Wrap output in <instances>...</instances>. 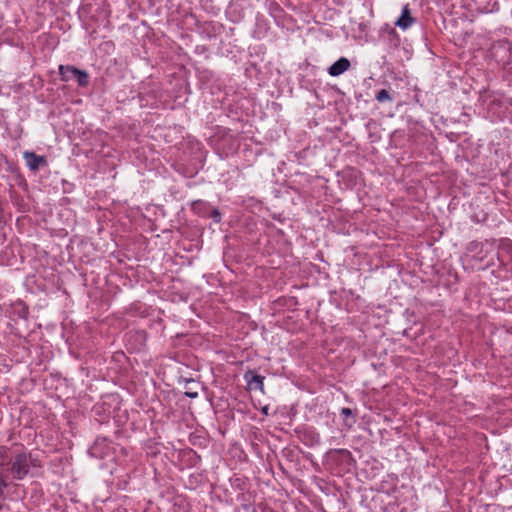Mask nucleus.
I'll return each mask as SVG.
<instances>
[{
    "label": "nucleus",
    "mask_w": 512,
    "mask_h": 512,
    "mask_svg": "<svg viewBox=\"0 0 512 512\" xmlns=\"http://www.w3.org/2000/svg\"><path fill=\"white\" fill-rule=\"evenodd\" d=\"M71 70H76V67L69 65H60L59 66V74L61 75V79L63 81H69L74 78L75 72Z\"/></svg>",
    "instance_id": "1a4fd4ad"
},
{
    "label": "nucleus",
    "mask_w": 512,
    "mask_h": 512,
    "mask_svg": "<svg viewBox=\"0 0 512 512\" xmlns=\"http://www.w3.org/2000/svg\"><path fill=\"white\" fill-rule=\"evenodd\" d=\"M2 509V505L0 504V510Z\"/></svg>",
    "instance_id": "f3484780"
},
{
    "label": "nucleus",
    "mask_w": 512,
    "mask_h": 512,
    "mask_svg": "<svg viewBox=\"0 0 512 512\" xmlns=\"http://www.w3.org/2000/svg\"><path fill=\"white\" fill-rule=\"evenodd\" d=\"M468 256L472 261L478 262V269H485L494 264L495 251L492 243L473 241L469 244Z\"/></svg>",
    "instance_id": "f03ea898"
},
{
    "label": "nucleus",
    "mask_w": 512,
    "mask_h": 512,
    "mask_svg": "<svg viewBox=\"0 0 512 512\" xmlns=\"http://www.w3.org/2000/svg\"><path fill=\"white\" fill-rule=\"evenodd\" d=\"M23 157L26 161L27 166L32 171H37L41 165L46 163V160L43 156H39L34 152L26 151L24 152Z\"/></svg>",
    "instance_id": "20e7f679"
},
{
    "label": "nucleus",
    "mask_w": 512,
    "mask_h": 512,
    "mask_svg": "<svg viewBox=\"0 0 512 512\" xmlns=\"http://www.w3.org/2000/svg\"><path fill=\"white\" fill-rule=\"evenodd\" d=\"M40 467V462L32 453L22 450L14 454L10 466L6 469L13 479L22 480L32 468Z\"/></svg>",
    "instance_id": "f257e3e1"
},
{
    "label": "nucleus",
    "mask_w": 512,
    "mask_h": 512,
    "mask_svg": "<svg viewBox=\"0 0 512 512\" xmlns=\"http://www.w3.org/2000/svg\"><path fill=\"white\" fill-rule=\"evenodd\" d=\"M341 414L345 417H348V416H351L352 415V410L350 408H342L341 409Z\"/></svg>",
    "instance_id": "ddd939ff"
},
{
    "label": "nucleus",
    "mask_w": 512,
    "mask_h": 512,
    "mask_svg": "<svg viewBox=\"0 0 512 512\" xmlns=\"http://www.w3.org/2000/svg\"><path fill=\"white\" fill-rule=\"evenodd\" d=\"M14 454L8 446H0V467H9Z\"/></svg>",
    "instance_id": "6e6552de"
},
{
    "label": "nucleus",
    "mask_w": 512,
    "mask_h": 512,
    "mask_svg": "<svg viewBox=\"0 0 512 512\" xmlns=\"http://www.w3.org/2000/svg\"><path fill=\"white\" fill-rule=\"evenodd\" d=\"M349 67V60L345 57H341L328 68V73L329 75L336 77L347 71Z\"/></svg>",
    "instance_id": "39448f33"
},
{
    "label": "nucleus",
    "mask_w": 512,
    "mask_h": 512,
    "mask_svg": "<svg viewBox=\"0 0 512 512\" xmlns=\"http://www.w3.org/2000/svg\"><path fill=\"white\" fill-rule=\"evenodd\" d=\"M8 487L7 475L3 470H0V497L3 495L4 490Z\"/></svg>",
    "instance_id": "f8f14e48"
},
{
    "label": "nucleus",
    "mask_w": 512,
    "mask_h": 512,
    "mask_svg": "<svg viewBox=\"0 0 512 512\" xmlns=\"http://www.w3.org/2000/svg\"><path fill=\"white\" fill-rule=\"evenodd\" d=\"M245 379L247 381L248 387L251 390H263V377L255 374L253 372H248L245 374Z\"/></svg>",
    "instance_id": "0eeeda50"
},
{
    "label": "nucleus",
    "mask_w": 512,
    "mask_h": 512,
    "mask_svg": "<svg viewBox=\"0 0 512 512\" xmlns=\"http://www.w3.org/2000/svg\"><path fill=\"white\" fill-rule=\"evenodd\" d=\"M456 161H461L462 159H460V157L458 155H456L455 157Z\"/></svg>",
    "instance_id": "dca6fc26"
},
{
    "label": "nucleus",
    "mask_w": 512,
    "mask_h": 512,
    "mask_svg": "<svg viewBox=\"0 0 512 512\" xmlns=\"http://www.w3.org/2000/svg\"><path fill=\"white\" fill-rule=\"evenodd\" d=\"M213 218L215 219V221H219L220 220V213L215 210L213 212Z\"/></svg>",
    "instance_id": "2eb2a0df"
},
{
    "label": "nucleus",
    "mask_w": 512,
    "mask_h": 512,
    "mask_svg": "<svg viewBox=\"0 0 512 512\" xmlns=\"http://www.w3.org/2000/svg\"><path fill=\"white\" fill-rule=\"evenodd\" d=\"M492 55L498 62L506 63L510 58V43L507 40H501L492 46Z\"/></svg>",
    "instance_id": "7ed1b4c3"
},
{
    "label": "nucleus",
    "mask_w": 512,
    "mask_h": 512,
    "mask_svg": "<svg viewBox=\"0 0 512 512\" xmlns=\"http://www.w3.org/2000/svg\"><path fill=\"white\" fill-rule=\"evenodd\" d=\"M415 19L410 15V10L408 6H404L402 9L401 16L395 22V25L402 30L408 29L413 23Z\"/></svg>",
    "instance_id": "423d86ee"
},
{
    "label": "nucleus",
    "mask_w": 512,
    "mask_h": 512,
    "mask_svg": "<svg viewBox=\"0 0 512 512\" xmlns=\"http://www.w3.org/2000/svg\"><path fill=\"white\" fill-rule=\"evenodd\" d=\"M376 100L382 103L385 101H391L392 97L386 89H381L376 95Z\"/></svg>",
    "instance_id": "9b49d317"
},
{
    "label": "nucleus",
    "mask_w": 512,
    "mask_h": 512,
    "mask_svg": "<svg viewBox=\"0 0 512 512\" xmlns=\"http://www.w3.org/2000/svg\"><path fill=\"white\" fill-rule=\"evenodd\" d=\"M75 72L74 78H76L79 86H87L88 85V73L84 70H80L76 68L73 70Z\"/></svg>",
    "instance_id": "9d476101"
},
{
    "label": "nucleus",
    "mask_w": 512,
    "mask_h": 512,
    "mask_svg": "<svg viewBox=\"0 0 512 512\" xmlns=\"http://www.w3.org/2000/svg\"><path fill=\"white\" fill-rule=\"evenodd\" d=\"M185 395H186L187 397H189V398H196V397H198V393H197V392H191V391H187V392L185 393Z\"/></svg>",
    "instance_id": "4468645a"
}]
</instances>
